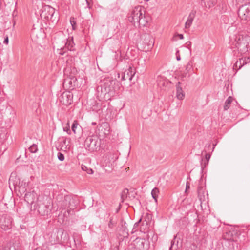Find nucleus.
Instances as JSON below:
<instances>
[{"label":"nucleus","mask_w":250,"mask_h":250,"mask_svg":"<svg viewBox=\"0 0 250 250\" xmlns=\"http://www.w3.org/2000/svg\"><path fill=\"white\" fill-rule=\"evenodd\" d=\"M24 200L28 204L33 206L40 202L38 194L34 191L26 193L24 196Z\"/></svg>","instance_id":"obj_9"},{"label":"nucleus","mask_w":250,"mask_h":250,"mask_svg":"<svg viewBox=\"0 0 250 250\" xmlns=\"http://www.w3.org/2000/svg\"><path fill=\"white\" fill-rule=\"evenodd\" d=\"M243 62V64L244 63V60L242 59H239V61H237L234 66H235V67H237L238 65H239V69H240L242 67V65H241V62Z\"/></svg>","instance_id":"obj_26"},{"label":"nucleus","mask_w":250,"mask_h":250,"mask_svg":"<svg viewBox=\"0 0 250 250\" xmlns=\"http://www.w3.org/2000/svg\"><path fill=\"white\" fill-rule=\"evenodd\" d=\"M240 18L245 21L250 20V5H245L241 6L238 11Z\"/></svg>","instance_id":"obj_7"},{"label":"nucleus","mask_w":250,"mask_h":250,"mask_svg":"<svg viewBox=\"0 0 250 250\" xmlns=\"http://www.w3.org/2000/svg\"><path fill=\"white\" fill-rule=\"evenodd\" d=\"M158 193H159V189H158V188H156L153 189L151 191L152 196L156 202H157V197H158Z\"/></svg>","instance_id":"obj_22"},{"label":"nucleus","mask_w":250,"mask_h":250,"mask_svg":"<svg viewBox=\"0 0 250 250\" xmlns=\"http://www.w3.org/2000/svg\"><path fill=\"white\" fill-rule=\"evenodd\" d=\"M13 219L8 214L0 215V226L4 230H7L12 228Z\"/></svg>","instance_id":"obj_5"},{"label":"nucleus","mask_w":250,"mask_h":250,"mask_svg":"<svg viewBox=\"0 0 250 250\" xmlns=\"http://www.w3.org/2000/svg\"><path fill=\"white\" fill-rule=\"evenodd\" d=\"M141 219H140L139 221H138L137 222L135 223V224H134V227H136L138 226V225H139V224L140 223V222H141Z\"/></svg>","instance_id":"obj_36"},{"label":"nucleus","mask_w":250,"mask_h":250,"mask_svg":"<svg viewBox=\"0 0 250 250\" xmlns=\"http://www.w3.org/2000/svg\"><path fill=\"white\" fill-rule=\"evenodd\" d=\"M66 126L67 127H70V125H69V121L67 123V124H66Z\"/></svg>","instance_id":"obj_39"},{"label":"nucleus","mask_w":250,"mask_h":250,"mask_svg":"<svg viewBox=\"0 0 250 250\" xmlns=\"http://www.w3.org/2000/svg\"><path fill=\"white\" fill-rule=\"evenodd\" d=\"M33 207L34 209H37L39 213L42 216H44L48 214V206L42 203L41 201H40L39 202H37V204H35Z\"/></svg>","instance_id":"obj_10"},{"label":"nucleus","mask_w":250,"mask_h":250,"mask_svg":"<svg viewBox=\"0 0 250 250\" xmlns=\"http://www.w3.org/2000/svg\"><path fill=\"white\" fill-rule=\"evenodd\" d=\"M79 127H81L79 126V123H78V121H76V120H75L73 122V123L72 124V127H71L72 130V131L73 132V133L74 134H76L77 133V129Z\"/></svg>","instance_id":"obj_21"},{"label":"nucleus","mask_w":250,"mask_h":250,"mask_svg":"<svg viewBox=\"0 0 250 250\" xmlns=\"http://www.w3.org/2000/svg\"><path fill=\"white\" fill-rule=\"evenodd\" d=\"M233 100V98L231 96L229 97L225 102L224 109L225 110H228L230 106L231 103Z\"/></svg>","instance_id":"obj_19"},{"label":"nucleus","mask_w":250,"mask_h":250,"mask_svg":"<svg viewBox=\"0 0 250 250\" xmlns=\"http://www.w3.org/2000/svg\"><path fill=\"white\" fill-rule=\"evenodd\" d=\"M96 124V123H94V122H92V125H95Z\"/></svg>","instance_id":"obj_40"},{"label":"nucleus","mask_w":250,"mask_h":250,"mask_svg":"<svg viewBox=\"0 0 250 250\" xmlns=\"http://www.w3.org/2000/svg\"><path fill=\"white\" fill-rule=\"evenodd\" d=\"M76 196H73L71 195H67L63 197L62 194H59L56 197V200L62 208L68 207L69 208L64 212V216L67 217L73 212V210L76 208L78 204Z\"/></svg>","instance_id":"obj_1"},{"label":"nucleus","mask_w":250,"mask_h":250,"mask_svg":"<svg viewBox=\"0 0 250 250\" xmlns=\"http://www.w3.org/2000/svg\"><path fill=\"white\" fill-rule=\"evenodd\" d=\"M158 81V85L160 86H166L168 83V82L167 80H166L165 79H164L162 77H160L158 78V79L157 80Z\"/></svg>","instance_id":"obj_18"},{"label":"nucleus","mask_w":250,"mask_h":250,"mask_svg":"<svg viewBox=\"0 0 250 250\" xmlns=\"http://www.w3.org/2000/svg\"><path fill=\"white\" fill-rule=\"evenodd\" d=\"M115 224V222L114 221H113V218H110L109 222L108 223L109 228H112L114 227Z\"/></svg>","instance_id":"obj_28"},{"label":"nucleus","mask_w":250,"mask_h":250,"mask_svg":"<svg viewBox=\"0 0 250 250\" xmlns=\"http://www.w3.org/2000/svg\"><path fill=\"white\" fill-rule=\"evenodd\" d=\"M63 131H66L67 133L69 135H70L71 134V132L70 129V127L65 126L63 127Z\"/></svg>","instance_id":"obj_29"},{"label":"nucleus","mask_w":250,"mask_h":250,"mask_svg":"<svg viewBox=\"0 0 250 250\" xmlns=\"http://www.w3.org/2000/svg\"><path fill=\"white\" fill-rule=\"evenodd\" d=\"M74 42L73 41V37L67 39L65 43V45L61 47L59 52V54L62 55H64L67 50L73 51L74 50Z\"/></svg>","instance_id":"obj_8"},{"label":"nucleus","mask_w":250,"mask_h":250,"mask_svg":"<svg viewBox=\"0 0 250 250\" xmlns=\"http://www.w3.org/2000/svg\"><path fill=\"white\" fill-rule=\"evenodd\" d=\"M179 52V51H177L176 52V59L177 61H180L181 60V58L179 55H177V53Z\"/></svg>","instance_id":"obj_33"},{"label":"nucleus","mask_w":250,"mask_h":250,"mask_svg":"<svg viewBox=\"0 0 250 250\" xmlns=\"http://www.w3.org/2000/svg\"><path fill=\"white\" fill-rule=\"evenodd\" d=\"M202 2H204L205 5H206V3L207 5L206 6H208L209 8L214 5L216 2V0H201Z\"/></svg>","instance_id":"obj_20"},{"label":"nucleus","mask_w":250,"mask_h":250,"mask_svg":"<svg viewBox=\"0 0 250 250\" xmlns=\"http://www.w3.org/2000/svg\"><path fill=\"white\" fill-rule=\"evenodd\" d=\"M8 42H9L8 37L7 36H6L4 38V40L3 41V43L6 44H8Z\"/></svg>","instance_id":"obj_30"},{"label":"nucleus","mask_w":250,"mask_h":250,"mask_svg":"<svg viewBox=\"0 0 250 250\" xmlns=\"http://www.w3.org/2000/svg\"><path fill=\"white\" fill-rule=\"evenodd\" d=\"M60 101L63 104L67 105L72 102V95L70 92L63 93L60 97Z\"/></svg>","instance_id":"obj_11"},{"label":"nucleus","mask_w":250,"mask_h":250,"mask_svg":"<svg viewBox=\"0 0 250 250\" xmlns=\"http://www.w3.org/2000/svg\"><path fill=\"white\" fill-rule=\"evenodd\" d=\"M70 22H71V24L73 28H74V24H76L75 22H74L73 21H72L71 20V19H70Z\"/></svg>","instance_id":"obj_35"},{"label":"nucleus","mask_w":250,"mask_h":250,"mask_svg":"<svg viewBox=\"0 0 250 250\" xmlns=\"http://www.w3.org/2000/svg\"><path fill=\"white\" fill-rule=\"evenodd\" d=\"M57 157H58V159L61 161H63L64 160V155L61 152L58 153Z\"/></svg>","instance_id":"obj_27"},{"label":"nucleus","mask_w":250,"mask_h":250,"mask_svg":"<svg viewBox=\"0 0 250 250\" xmlns=\"http://www.w3.org/2000/svg\"><path fill=\"white\" fill-rule=\"evenodd\" d=\"M210 155L209 154H208V153H206V155H205V159H206L207 160V163H208V162L210 159Z\"/></svg>","instance_id":"obj_31"},{"label":"nucleus","mask_w":250,"mask_h":250,"mask_svg":"<svg viewBox=\"0 0 250 250\" xmlns=\"http://www.w3.org/2000/svg\"><path fill=\"white\" fill-rule=\"evenodd\" d=\"M86 1V3L87 4V6L89 8H90V3H89V1L88 0H85Z\"/></svg>","instance_id":"obj_37"},{"label":"nucleus","mask_w":250,"mask_h":250,"mask_svg":"<svg viewBox=\"0 0 250 250\" xmlns=\"http://www.w3.org/2000/svg\"><path fill=\"white\" fill-rule=\"evenodd\" d=\"M128 192V190L127 189H125L122 192L121 194V198L122 200H124L125 198L127 197V194ZM123 202V201H122Z\"/></svg>","instance_id":"obj_25"},{"label":"nucleus","mask_w":250,"mask_h":250,"mask_svg":"<svg viewBox=\"0 0 250 250\" xmlns=\"http://www.w3.org/2000/svg\"><path fill=\"white\" fill-rule=\"evenodd\" d=\"M55 10L54 8L49 5H45L42 7V9L40 14L41 17L44 20H52L55 13Z\"/></svg>","instance_id":"obj_6"},{"label":"nucleus","mask_w":250,"mask_h":250,"mask_svg":"<svg viewBox=\"0 0 250 250\" xmlns=\"http://www.w3.org/2000/svg\"><path fill=\"white\" fill-rule=\"evenodd\" d=\"M149 0H145V1H146V2H147V1H148Z\"/></svg>","instance_id":"obj_43"},{"label":"nucleus","mask_w":250,"mask_h":250,"mask_svg":"<svg viewBox=\"0 0 250 250\" xmlns=\"http://www.w3.org/2000/svg\"><path fill=\"white\" fill-rule=\"evenodd\" d=\"M189 188V186L188 184V183H187V185H186V190H187Z\"/></svg>","instance_id":"obj_38"},{"label":"nucleus","mask_w":250,"mask_h":250,"mask_svg":"<svg viewBox=\"0 0 250 250\" xmlns=\"http://www.w3.org/2000/svg\"><path fill=\"white\" fill-rule=\"evenodd\" d=\"M121 228L120 229V235L123 237H127L128 236V230L127 228L126 223L123 220L121 221Z\"/></svg>","instance_id":"obj_13"},{"label":"nucleus","mask_w":250,"mask_h":250,"mask_svg":"<svg viewBox=\"0 0 250 250\" xmlns=\"http://www.w3.org/2000/svg\"><path fill=\"white\" fill-rule=\"evenodd\" d=\"M195 11H191L190 13L189 14L187 21L185 23V28H189L192 25L193 21L195 18Z\"/></svg>","instance_id":"obj_15"},{"label":"nucleus","mask_w":250,"mask_h":250,"mask_svg":"<svg viewBox=\"0 0 250 250\" xmlns=\"http://www.w3.org/2000/svg\"><path fill=\"white\" fill-rule=\"evenodd\" d=\"M29 149L31 153H36L38 150L37 145L33 144L30 146Z\"/></svg>","instance_id":"obj_23"},{"label":"nucleus","mask_w":250,"mask_h":250,"mask_svg":"<svg viewBox=\"0 0 250 250\" xmlns=\"http://www.w3.org/2000/svg\"><path fill=\"white\" fill-rule=\"evenodd\" d=\"M84 143L86 147L90 151H97L100 146V140L96 135L88 136Z\"/></svg>","instance_id":"obj_4"},{"label":"nucleus","mask_w":250,"mask_h":250,"mask_svg":"<svg viewBox=\"0 0 250 250\" xmlns=\"http://www.w3.org/2000/svg\"><path fill=\"white\" fill-rule=\"evenodd\" d=\"M177 36H178V37L180 39H183L184 38V36H183V34H178L177 35Z\"/></svg>","instance_id":"obj_34"},{"label":"nucleus","mask_w":250,"mask_h":250,"mask_svg":"<svg viewBox=\"0 0 250 250\" xmlns=\"http://www.w3.org/2000/svg\"><path fill=\"white\" fill-rule=\"evenodd\" d=\"M0 250H10V249L8 247L0 246Z\"/></svg>","instance_id":"obj_32"},{"label":"nucleus","mask_w":250,"mask_h":250,"mask_svg":"<svg viewBox=\"0 0 250 250\" xmlns=\"http://www.w3.org/2000/svg\"><path fill=\"white\" fill-rule=\"evenodd\" d=\"M82 169H83V170L86 171V172L89 174H91L93 173V170H92V169L88 168L85 166L82 165Z\"/></svg>","instance_id":"obj_24"},{"label":"nucleus","mask_w":250,"mask_h":250,"mask_svg":"<svg viewBox=\"0 0 250 250\" xmlns=\"http://www.w3.org/2000/svg\"><path fill=\"white\" fill-rule=\"evenodd\" d=\"M193 62L192 61H190L186 65L185 70L182 74V78H185L188 74L193 69Z\"/></svg>","instance_id":"obj_16"},{"label":"nucleus","mask_w":250,"mask_h":250,"mask_svg":"<svg viewBox=\"0 0 250 250\" xmlns=\"http://www.w3.org/2000/svg\"><path fill=\"white\" fill-rule=\"evenodd\" d=\"M9 184H10V183L11 182V178L9 179Z\"/></svg>","instance_id":"obj_41"},{"label":"nucleus","mask_w":250,"mask_h":250,"mask_svg":"<svg viewBox=\"0 0 250 250\" xmlns=\"http://www.w3.org/2000/svg\"><path fill=\"white\" fill-rule=\"evenodd\" d=\"M63 143H64V144H66V140H65L63 141Z\"/></svg>","instance_id":"obj_42"},{"label":"nucleus","mask_w":250,"mask_h":250,"mask_svg":"<svg viewBox=\"0 0 250 250\" xmlns=\"http://www.w3.org/2000/svg\"><path fill=\"white\" fill-rule=\"evenodd\" d=\"M180 85V82H178L176 84V97L179 100H183L185 97V93Z\"/></svg>","instance_id":"obj_14"},{"label":"nucleus","mask_w":250,"mask_h":250,"mask_svg":"<svg viewBox=\"0 0 250 250\" xmlns=\"http://www.w3.org/2000/svg\"><path fill=\"white\" fill-rule=\"evenodd\" d=\"M118 82L114 80L105 79L103 85L99 86L97 87V91L99 92L100 90L101 91V95H106L109 94L110 95H113L115 91L117 90V86L116 83Z\"/></svg>","instance_id":"obj_3"},{"label":"nucleus","mask_w":250,"mask_h":250,"mask_svg":"<svg viewBox=\"0 0 250 250\" xmlns=\"http://www.w3.org/2000/svg\"><path fill=\"white\" fill-rule=\"evenodd\" d=\"M27 185L26 182L22 181L21 183H19V185L18 186H17L16 187L15 186V188L16 189H17V188H18L19 192H20L21 195H22L26 191V187Z\"/></svg>","instance_id":"obj_17"},{"label":"nucleus","mask_w":250,"mask_h":250,"mask_svg":"<svg viewBox=\"0 0 250 250\" xmlns=\"http://www.w3.org/2000/svg\"><path fill=\"white\" fill-rule=\"evenodd\" d=\"M135 74V72L134 71L133 69L130 67L127 70H125L124 72L123 75L122 77V80H129L130 81H131L132 79V78L134 77Z\"/></svg>","instance_id":"obj_12"},{"label":"nucleus","mask_w":250,"mask_h":250,"mask_svg":"<svg viewBox=\"0 0 250 250\" xmlns=\"http://www.w3.org/2000/svg\"><path fill=\"white\" fill-rule=\"evenodd\" d=\"M145 10L141 6H137L134 8L128 17V21L135 26H145L147 21L144 16Z\"/></svg>","instance_id":"obj_2"}]
</instances>
